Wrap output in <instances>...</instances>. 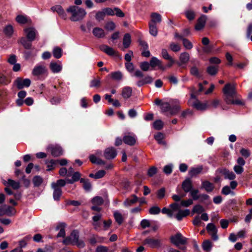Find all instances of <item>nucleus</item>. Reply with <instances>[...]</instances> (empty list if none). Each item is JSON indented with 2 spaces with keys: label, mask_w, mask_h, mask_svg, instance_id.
Segmentation results:
<instances>
[{
  "label": "nucleus",
  "mask_w": 252,
  "mask_h": 252,
  "mask_svg": "<svg viewBox=\"0 0 252 252\" xmlns=\"http://www.w3.org/2000/svg\"><path fill=\"white\" fill-rule=\"evenodd\" d=\"M91 87H94L98 88L101 86V81L100 78L97 76L96 78H94L91 82Z\"/></svg>",
  "instance_id": "40"
},
{
  "label": "nucleus",
  "mask_w": 252,
  "mask_h": 252,
  "mask_svg": "<svg viewBox=\"0 0 252 252\" xmlns=\"http://www.w3.org/2000/svg\"><path fill=\"white\" fill-rule=\"evenodd\" d=\"M11 82L10 79L6 77L3 74L0 73V84L3 86H6Z\"/></svg>",
  "instance_id": "41"
},
{
  "label": "nucleus",
  "mask_w": 252,
  "mask_h": 252,
  "mask_svg": "<svg viewBox=\"0 0 252 252\" xmlns=\"http://www.w3.org/2000/svg\"><path fill=\"white\" fill-rule=\"evenodd\" d=\"M92 203L93 205L100 206L104 203V200L102 197L95 196L92 199Z\"/></svg>",
  "instance_id": "43"
},
{
  "label": "nucleus",
  "mask_w": 252,
  "mask_h": 252,
  "mask_svg": "<svg viewBox=\"0 0 252 252\" xmlns=\"http://www.w3.org/2000/svg\"><path fill=\"white\" fill-rule=\"evenodd\" d=\"M100 49L109 56H119V53L114 50L112 48L106 45H102L99 47Z\"/></svg>",
  "instance_id": "14"
},
{
  "label": "nucleus",
  "mask_w": 252,
  "mask_h": 252,
  "mask_svg": "<svg viewBox=\"0 0 252 252\" xmlns=\"http://www.w3.org/2000/svg\"><path fill=\"white\" fill-rule=\"evenodd\" d=\"M149 26L150 33L154 36H157L158 34V28L156 25L149 23Z\"/></svg>",
  "instance_id": "44"
},
{
  "label": "nucleus",
  "mask_w": 252,
  "mask_h": 252,
  "mask_svg": "<svg viewBox=\"0 0 252 252\" xmlns=\"http://www.w3.org/2000/svg\"><path fill=\"white\" fill-rule=\"evenodd\" d=\"M170 48L172 51L175 52H178L181 50L180 46L179 44L173 42L170 44Z\"/></svg>",
  "instance_id": "60"
},
{
  "label": "nucleus",
  "mask_w": 252,
  "mask_h": 252,
  "mask_svg": "<svg viewBox=\"0 0 252 252\" xmlns=\"http://www.w3.org/2000/svg\"><path fill=\"white\" fill-rule=\"evenodd\" d=\"M191 105L198 110H204L206 109L207 107L206 104L201 103L198 99H196L194 102H193Z\"/></svg>",
  "instance_id": "25"
},
{
  "label": "nucleus",
  "mask_w": 252,
  "mask_h": 252,
  "mask_svg": "<svg viewBox=\"0 0 252 252\" xmlns=\"http://www.w3.org/2000/svg\"><path fill=\"white\" fill-rule=\"evenodd\" d=\"M143 244L148 245L152 248H159L162 246L161 240L160 239H155L152 237H147L146 238Z\"/></svg>",
  "instance_id": "6"
},
{
  "label": "nucleus",
  "mask_w": 252,
  "mask_h": 252,
  "mask_svg": "<svg viewBox=\"0 0 252 252\" xmlns=\"http://www.w3.org/2000/svg\"><path fill=\"white\" fill-rule=\"evenodd\" d=\"M66 12L71 15L69 19L73 22L82 20L86 15V12L83 8L76 5L70 6L66 9Z\"/></svg>",
  "instance_id": "2"
},
{
  "label": "nucleus",
  "mask_w": 252,
  "mask_h": 252,
  "mask_svg": "<svg viewBox=\"0 0 252 252\" xmlns=\"http://www.w3.org/2000/svg\"><path fill=\"white\" fill-rule=\"evenodd\" d=\"M66 224L64 222L59 223L56 227V230L60 229V232L58 234L57 237H64L65 236V228Z\"/></svg>",
  "instance_id": "21"
},
{
  "label": "nucleus",
  "mask_w": 252,
  "mask_h": 252,
  "mask_svg": "<svg viewBox=\"0 0 252 252\" xmlns=\"http://www.w3.org/2000/svg\"><path fill=\"white\" fill-rule=\"evenodd\" d=\"M43 182L42 178L39 176H35L32 179V182L34 187L40 186Z\"/></svg>",
  "instance_id": "45"
},
{
  "label": "nucleus",
  "mask_w": 252,
  "mask_h": 252,
  "mask_svg": "<svg viewBox=\"0 0 252 252\" xmlns=\"http://www.w3.org/2000/svg\"><path fill=\"white\" fill-rule=\"evenodd\" d=\"M45 163L47 164L48 168L47 170L50 171L55 168V166L58 164V161L55 159L47 160Z\"/></svg>",
  "instance_id": "37"
},
{
  "label": "nucleus",
  "mask_w": 252,
  "mask_h": 252,
  "mask_svg": "<svg viewBox=\"0 0 252 252\" xmlns=\"http://www.w3.org/2000/svg\"><path fill=\"white\" fill-rule=\"evenodd\" d=\"M66 184L65 181L63 179H59L56 182H53L51 184V187L54 189L53 198L56 201H59L62 195L61 188L64 187Z\"/></svg>",
  "instance_id": "4"
},
{
  "label": "nucleus",
  "mask_w": 252,
  "mask_h": 252,
  "mask_svg": "<svg viewBox=\"0 0 252 252\" xmlns=\"http://www.w3.org/2000/svg\"><path fill=\"white\" fill-rule=\"evenodd\" d=\"M7 184L14 189H18L20 188L19 183L12 179H8Z\"/></svg>",
  "instance_id": "53"
},
{
  "label": "nucleus",
  "mask_w": 252,
  "mask_h": 252,
  "mask_svg": "<svg viewBox=\"0 0 252 252\" xmlns=\"http://www.w3.org/2000/svg\"><path fill=\"white\" fill-rule=\"evenodd\" d=\"M180 62H177L176 63L178 66H181L183 64L187 63L189 60V55L187 52L181 53L180 56Z\"/></svg>",
  "instance_id": "19"
},
{
  "label": "nucleus",
  "mask_w": 252,
  "mask_h": 252,
  "mask_svg": "<svg viewBox=\"0 0 252 252\" xmlns=\"http://www.w3.org/2000/svg\"><path fill=\"white\" fill-rule=\"evenodd\" d=\"M47 151L54 157H59L63 155V148L58 145H50L47 148Z\"/></svg>",
  "instance_id": "7"
},
{
  "label": "nucleus",
  "mask_w": 252,
  "mask_h": 252,
  "mask_svg": "<svg viewBox=\"0 0 252 252\" xmlns=\"http://www.w3.org/2000/svg\"><path fill=\"white\" fill-rule=\"evenodd\" d=\"M190 74L196 77H200L201 75H200L199 71L197 67L195 66H192L191 67L190 69Z\"/></svg>",
  "instance_id": "56"
},
{
  "label": "nucleus",
  "mask_w": 252,
  "mask_h": 252,
  "mask_svg": "<svg viewBox=\"0 0 252 252\" xmlns=\"http://www.w3.org/2000/svg\"><path fill=\"white\" fill-rule=\"evenodd\" d=\"M93 33L94 36L98 38H103L105 36L104 30L100 28H94L93 30Z\"/></svg>",
  "instance_id": "27"
},
{
  "label": "nucleus",
  "mask_w": 252,
  "mask_h": 252,
  "mask_svg": "<svg viewBox=\"0 0 252 252\" xmlns=\"http://www.w3.org/2000/svg\"><path fill=\"white\" fill-rule=\"evenodd\" d=\"M158 172V169L155 166H151L149 168L147 172V175L150 177H153L154 175L157 174Z\"/></svg>",
  "instance_id": "58"
},
{
  "label": "nucleus",
  "mask_w": 252,
  "mask_h": 252,
  "mask_svg": "<svg viewBox=\"0 0 252 252\" xmlns=\"http://www.w3.org/2000/svg\"><path fill=\"white\" fill-rule=\"evenodd\" d=\"M105 16V13L103 11H98L96 13L95 18L98 21L103 20Z\"/></svg>",
  "instance_id": "63"
},
{
  "label": "nucleus",
  "mask_w": 252,
  "mask_h": 252,
  "mask_svg": "<svg viewBox=\"0 0 252 252\" xmlns=\"http://www.w3.org/2000/svg\"><path fill=\"white\" fill-rule=\"evenodd\" d=\"M185 14L187 19L189 21L193 20L195 18V14L192 10H187L185 12Z\"/></svg>",
  "instance_id": "55"
},
{
  "label": "nucleus",
  "mask_w": 252,
  "mask_h": 252,
  "mask_svg": "<svg viewBox=\"0 0 252 252\" xmlns=\"http://www.w3.org/2000/svg\"><path fill=\"white\" fill-rule=\"evenodd\" d=\"M201 188L205 189V190L210 192L213 190L214 186L213 184L208 181H205L202 182Z\"/></svg>",
  "instance_id": "29"
},
{
  "label": "nucleus",
  "mask_w": 252,
  "mask_h": 252,
  "mask_svg": "<svg viewBox=\"0 0 252 252\" xmlns=\"http://www.w3.org/2000/svg\"><path fill=\"white\" fill-rule=\"evenodd\" d=\"M165 194V189L164 188H162L159 189L157 191V197L161 199L164 198Z\"/></svg>",
  "instance_id": "57"
},
{
  "label": "nucleus",
  "mask_w": 252,
  "mask_h": 252,
  "mask_svg": "<svg viewBox=\"0 0 252 252\" xmlns=\"http://www.w3.org/2000/svg\"><path fill=\"white\" fill-rule=\"evenodd\" d=\"M150 64V66L153 68H155L156 66H158V68L162 70H165L166 69V67L162 65V62L156 57H153L151 59Z\"/></svg>",
  "instance_id": "12"
},
{
  "label": "nucleus",
  "mask_w": 252,
  "mask_h": 252,
  "mask_svg": "<svg viewBox=\"0 0 252 252\" xmlns=\"http://www.w3.org/2000/svg\"><path fill=\"white\" fill-rule=\"evenodd\" d=\"M151 17L152 19L149 23L156 24L157 23H160L161 21V16L158 13H152Z\"/></svg>",
  "instance_id": "32"
},
{
  "label": "nucleus",
  "mask_w": 252,
  "mask_h": 252,
  "mask_svg": "<svg viewBox=\"0 0 252 252\" xmlns=\"http://www.w3.org/2000/svg\"><path fill=\"white\" fill-rule=\"evenodd\" d=\"M12 207L9 206L3 205L0 207V216L5 215H10Z\"/></svg>",
  "instance_id": "28"
},
{
  "label": "nucleus",
  "mask_w": 252,
  "mask_h": 252,
  "mask_svg": "<svg viewBox=\"0 0 252 252\" xmlns=\"http://www.w3.org/2000/svg\"><path fill=\"white\" fill-rule=\"evenodd\" d=\"M182 188L185 192H189L192 188V182L190 179L187 178L182 183Z\"/></svg>",
  "instance_id": "20"
},
{
  "label": "nucleus",
  "mask_w": 252,
  "mask_h": 252,
  "mask_svg": "<svg viewBox=\"0 0 252 252\" xmlns=\"http://www.w3.org/2000/svg\"><path fill=\"white\" fill-rule=\"evenodd\" d=\"M204 209L203 208V207L199 205V204H198V205H195L192 210V213H197V214H201L202 213V212H204Z\"/></svg>",
  "instance_id": "50"
},
{
  "label": "nucleus",
  "mask_w": 252,
  "mask_h": 252,
  "mask_svg": "<svg viewBox=\"0 0 252 252\" xmlns=\"http://www.w3.org/2000/svg\"><path fill=\"white\" fill-rule=\"evenodd\" d=\"M3 32L7 37H11L13 33V28L11 25L5 26L3 29Z\"/></svg>",
  "instance_id": "39"
},
{
  "label": "nucleus",
  "mask_w": 252,
  "mask_h": 252,
  "mask_svg": "<svg viewBox=\"0 0 252 252\" xmlns=\"http://www.w3.org/2000/svg\"><path fill=\"white\" fill-rule=\"evenodd\" d=\"M50 68L54 73L60 72L62 68V65L56 62H51L50 64Z\"/></svg>",
  "instance_id": "36"
},
{
  "label": "nucleus",
  "mask_w": 252,
  "mask_h": 252,
  "mask_svg": "<svg viewBox=\"0 0 252 252\" xmlns=\"http://www.w3.org/2000/svg\"><path fill=\"white\" fill-rule=\"evenodd\" d=\"M203 170V167L202 166H199L196 168H192L189 170V174L190 177L196 176L201 172Z\"/></svg>",
  "instance_id": "33"
},
{
  "label": "nucleus",
  "mask_w": 252,
  "mask_h": 252,
  "mask_svg": "<svg viewBox=\"0 0 252 252\" xmlns=\"http://www.w3.org/2000/svg\"><path fill=\"white\" fill-rule=\"evenodd\" d=\"M14 84L18 90H21L24 87H28L30 86L31 81L29 79H23L21 77H18L14 81Z\"/></svg>",
  "instance_id": "8"
},
{
  "label": "nucleus",
  "mask_w": 252,
  "mask_h": 252,
  "mask_svg": "<svg viewBox=\"0 0 252 252\" xmlns=\"http://www.w3.org/2000/svg\"><path fill=\"white\" fill-rule=\"evenodd\" d=\"M138 201V198L135 194H132L130 198H126L124 202V204L126 207L132 206Z\"/></svg>",
  "instance_id": "18"
},
{
  "label": "nucleus",
  "mask_w": 252,
  "mask_h": 252,
  "mask_svg": "<svg viewBox=\"0 0 252 252\" xmlns=\"http://www.w3.org/2000/svg\"><path fill=\"white\" fill-rule=\"evenodd\" d=\"M26 33V38L30 40L34 41L35 39L36 31L33 28L31 27L24 30Z\"/></svg>",
  "instance_id": "16"
},
{
  "label": "nucleus",
  "mask_w": 252,
  "mask_h": 252,
  "mask_svg": "<svg viewBox=\"0 0 252 252\" xmlns=\"http://www.w3.org/2000/svg\"><path fill=\"white\" fill-rule=\"evenodd\" d=\"M206 230L209 234L211 236L212 239L216 241L218 239L217 235V229L214 224L210 223L206 226Z\"/></svg>",
  "instance_id": "10"
},
{
  "label": "nucleus",
  "mask_w": 252,
  "mask_h": 252,
  "mask_svg": "<svg viewBox=\"0 0 252 252\" xmlns=\"http://www.w3.org/2000/svg\"><path fill=\"white\" fill-rule=\"evenodd\" d=\"M108 248L104 246H98L97 247L95 250V252H108Z\"/></svg>",
  "instance_id": "64"
},
{
  "label": "nucleus",
  "mask_w": 252,
  "mask_h": 252,
  "mask_svg": "<svg viewBox=\"0 0 252 252\" xmlns=\"http://www.w3.org/2000/svg\"><path fill=\"white\" fill-rule=\"evenodd\" d=\"M110 76L113 79L117 81L121 80L123 77V74L119 71L112 72Z\"/></svg>",
  "instance_id": "42"
},
{
  "label": "nucleus",
  "mask_w": 252,
  "mask_h": 252,
  "mask_svg": "<svg viewBox=\"0 0 252 252\" xmlns=\"http://www.w3.org/2000/svg\"><path fill=\"white\" fill-rule=\"evenodd\" d=\"M123 142L129 146H133L135 144L136 139L135 137L130 135H125L123 138Z\"/></svg>",
  "instance_id": "22"
},
{
  "label": "nucleus",
  "mask_w": 252,
  "mask_h": 252,
  "mask_svg": "<svg viewBox=\"0 0 252 252\" xmlns=\"http://www.w3.org/2000/svg\"><path fill=\"white\" fill-rule=\"evenodd\" d=\"M79 231L77 230H73L69 236L65 238L63 243L65 245L72 244L76 245L79 248H84L85 246V243L83 241L79 240Z\"/></svg>",
  "instance_id": "3"
},
{
  "label": "nucleus",
  "mask_w": 252,
  "mask_h": 252,
  "mask_svg": "<svg viewBox=\"0 0 252 252\" xmlns=\"http://www.w3.org/2000/svg\"><path fill=\"white\" fill-rule=\"evenodd\" d=\"M189 210L188 209L185 210H179L178 213L176 215L175 218L178 220H181L183 218L189 215Z\"/></svg>",
  "instance_id": "30"
},
{
  "label": "nucleus",
  "mask_w": 252,
  "mask_h": 252,
  "mask_svg": "<svg viewBox=\"0 0 252 252\" xmlns=\"http://www.w3.org/2000/svg\"><path fill=\"white\" fill-rule=\"evenodd\" d=\"M160 209L158 206H154L150 208L149 212L151 214L157 215L160 213Z\"/></svg>",
  "instance_id": "59"
},
{
  "label": "nucleus",
  "mask_w": 252,
  "mask_h": 252,
  "mask_svg": "<svg viewBox=\"0 0 252 252\" xmlns=\"http://www.w3.org/2000/svg\"><path fill=\"white\" fill-rule=\"evenodd\" d=\"M154 128L156 130H160L163 127V123L160 120L155 121L153 124Z\"/></svg>",
  "instance_id": "47"
},
{
  "label": "nucleus",
  "mask_w": 252,
  "mask_h": 252,
  "mask_svg": "<svg viewBox=\"0 0 252 252\" xmlns=\"http://www.w3.org/2000/svg\"><path fill=\"white\" fill-rule=\"evenodd\" d=\"M188 239L184 237L181 233L178 232L175 235L170 237L171 242L177 247L181 245H186L187 244Z\"/></svg>",
  "instance_id": "5"
},
{
  "label": "nucleus",
  "mask_w": 252,
  "mask_h": 252,
  "mask_svg": "<svg viewBox=\"0 0 252 252\" xmlns=\"http://www.w3.org/2000/svg\"><path fill=\"white\" fill-rule=\"evenodd\" d=\"M202 247L204 251L208 252L210 251L212 247V243L210 240H206L203 242Z\"/></svg>",
  "instance_id": "38"
},
{
  "label": "nucleus",
  "mask_w": 252,
  "mask_h": 252,
  "mask_svg": "<svg viewBox=\"0 0 252 252\" xmlns=\"http://www.w3.org/2000/svg\"><path fill=\"white\" fill-rule=\"evenodd\" d=\"M240 153L246 158L249 157L251 155L249 150L243 148L241 149Z\"/></svg>",
  "instance_id": "61"
},
{
  "label": "nucleus",
  "mask_w": 252,
  "mask_h": 252,
  "mask_svg": "<svg viewBox=\"0 0 252 252\" xmlns=\"http://www.w3.org/2000/svg\"><path fill=\"white\" fill-rule=\"evenodd\" d=\"M132 94V89L129 87H125L122 91V95L125 99L129 98Z\"/></svg>",
  "instance_id": "34"
},
{
  "label": "nucleus",
  "mask_w": 252,
  "mask_h": 252,
  "mask_svg": "<svg viewBox=\"0 0 252 252\" xmlns=\"http://www.w3.org/2000/svg\"><path fill=\"white\" fill-rule=\"evenodd\" d=\"M80 182L82 184L83 189L86 191H89L92 188V184L88 179L81 178Z\"/></svg>",
  "instance_id": "31"
},
{
  "label": "nucleus",
  "mask_w": 252,
  "mask_h": 252,
  "mask_svg": "<svg viewBox=\"0 0 252 252\" xmlns=\"http://www.w3.org/2000/svg\"><path fill=\"white\" fill-rule=\"evenodd\" d=\"M207 20L206 16L201 15L197 20V23L195 25L194 28L196 31H200L205 27Z\"/></svg>",
  "instance_id": "13"
},
{
  "label": "nucleus",
  "mask_w": 252,
  "mask_h": 252,
  "mask_svg": "<svg viewBox=\"0 0 252 252\" xmlns=\"http://www.w3.org/2000/svg\"><path fill=\"white\" fill-rule=\"evenodd\" d=\"M140 68L143 71H147L149 70L150 66V63L143 62L140 63Z\"/></svg>",
  "instance_id": "52"
},
{
  "label": "nucleus",
  "mask_w": 252,
  "mask_h": 252,
  "mask_svg": "<svg viewBox=\"0 0 252 252\" xmlns=\"http://www.w3.org/2000/svg\"><path fill=\"white\" fill-rule=\"evenodd\" d=\"M171 105L168 102H163L161 104V109L162 112H166L170 111L171 109Z\"/></svg>",
  "instance_id": "54"
},
{
  "label": "nucleus",
  "mask_w": 252,
  "mask_h": 252,
  "mask_svg": "<svg viewBox=\"0 0 252 252\" xmlns=\"http://www.w3.org/2000/svg\"><path fill=\"white\" fill-rule=\"evenodd\" d=\"M175 37L183 41V44L187 49L190 50L192 48L193 45L191 42L187 38L183 37V36L181 35L179 33L175 32Z\"/></svg>",
  "instance_id": "15"
},
{
  "label": "nucleus",
  "mask_w": 252,
  "mask_h": 252,
  "mask_svg": "<svg viewBox=\"0 0 252 252\" xmlns=\"http://www.w3.org/2000/svg\"><path fill=\"white\" fill-rule=\"evenodd\" d=\"M16 21L19 24H25L28 22V19L27 17L20 15L16 17Z\"/></svg>",
  "instance_id": "51"
},
{
  "label": "nucleus",
  "mask_w": 252,
  "mask_h": 252,
  "mask_svg": "<svg viewBox=\"0 0 252 252\" xmlns=\"http://www.w3.org/2000/svg\"><path fill=\"white\" fill-rule=\"evenodd\" d=\"M53 54L55 58L60 59L62 56V50L60 47H55L53 50Z\"/></svg>",
  "instance_id": "48"
},
{
  "label": "nucleus",
  "mask_w": 252,
  "mask_h": 252,
  "mask_svg": "<svg viewBox=\"0 0 252 252\" xmlns=\"http://www.w3.org/2000/svg\"><path fill=\"white\" fill-rule=\"evenodd\" d=\"M114 216L116 222L119 224V225H121L123 223L124 221V218L121 213L119 212H115L114 214Z\"/></svg>",
  "instance_id": "49"
},
{
  "label": "nucleus",
  "mask_w": 252,
  "mask_h": 252,
  "mask_svg": "<svg viewBox=\"0 0 252 252\" xmlns=\"http://www.w3.org/2000/svg\"><path fill=\"white\" fill-rule=\"evenodd\" d=\"M51 9L53 11H55L56 12H57L59 15L62 17V18H63L64 19H66V14L64 11V10L63 9V8H62V7L61 6V5H56V6H53L52 8H51Z\"/></svg>",
  "instance_id": "24"
},
{
  "label": "nucleus",
  "mask_w": 252,
  "mask_h": 252,
  "mask_svg": "<svg viewBox=\"0 0 252 252\" xmlns=\"http://www.w3.org/2000/svg\"><path fill=\"white\" fill-rule=\"evenodd\" d=\"M216 173L224 175L225 179L234 180L236 178L235 174L225 168H220L217 169Z\"/></svg>",
  "instance_id": "9"
},
{
  "label": "nucleus",
  "mask_w": 252,
  "mask_h": 252,
  "mask_svg": "<svg viewBox=\"0 0 252 252\" xmlns=\"http://www.w3.org/2000/svg\"><path fill=\"white\" fill-rule=\"evenodd\" d=\"M223 92L225 95L224 100L228 104H236L244 105L245 102L240 99L235 98L236 97L237 93L236 87L234 85L229 83L226 84L223 89Z\"/></svg>",
  "instance_id": "1"
},
{
  "label": "nucleus",
  "mask_w": 252,
  "mask_h": 252,
  "mask_svg": "<svg viewBox=\"0 0 252 252\" xmlns=\"http://www.w3.org/2000/svg\"><path fill=\"white\" fill-rule=\"evenodd\" d=\"M123 43L125 48H127L131 43V36L129 33H126L124 35Z\"/></svg>",
  "instance_id": "35"
},
{
  "label": "nucleus",
  "mask_w": 252,
  "mask_h": 252,
  "mask_svg": "<svg viewBox=\"0 0 252 252\" xmlns=\"http://www.w3.org/2000/svg\"><path fill=\"white\" fill-rule=\"evenodd\" d=\"M117 155V151L114 147L106 148L104 152V157L107 159L114 158Z\"/></svg>",
  "instance_id": "11"
},
{
  "label": "nucleus",
  "mask_w": 252,
  "mask_h": 252,
  "mask_svg": "<svg viewBox=\"0 0 252 252\" xmlns=\"http://www.w3.org/2000/svg\"><path fill=\"white\" fill-rule=\"evenodd\" d=\"M206 72L210 76H215L219 71L218 65H209L206 68Z\"/></svg>",
  "instance_id": "23"
},
{
  "label": "nucleus",
  "mask_w": 252,
  "mask_h": 252,
  "mask_svg": "<svg viewBox=\"0 0 252 252\" xmlns=\"http://www.w3.org/2000/svg\"><path fill=\"white\" fill-rule=\"evenodd\" d=\"M47 72L46 67L42 65L35 66L32 70V74L34 76H39L44 74Z\"/></svg>",
  "instance_id": "17"
},
{
  "label": "nucleus",
  "mask_w": 252,
  "mask_h": 252,
  "mask_svg": "<svg viewBox=\"0 0 252 252\" xmlns=\"http://www.w3.org/2000/svg\"><path fill=\"white\" fill-rule=\"evenodd\" d=\"M32 40L27 39L26 37H22L20 40V43L26 49H31L32 48Z\"/></svg>",
  "instance_id": "26"
},
{
  "label": "nucleus",
  "mask_w": 252,
  "mask_h": 252,
  "mask_svg": "<svg viewBox=\"0 0 252 252\" xmlns=\"http://www.w3.org/2000/svg\"><path fill=\"white\" fill-rule=\"evenodd\" d=\"M199 191L198 189H193L190 191V194L194 200H196L199 198V195H198Z\"/></svg>",
  "instance_id": "62"
},
{
  "label": "nucleus",
  "mask_w": 252,
  "mask_h": 252,
  "mask_svg": "<svg viewBox=\"0 0 252 252\" xmlns=\"http://www.w3.org/2000/svg\"><path fill=\"white\" fill-rule=\"evenodd\" d=\"M181 106L179 104H175L171 106V109L170 110V114L171 115H176L181 110Z\"/></svg>",
  "instance_id": "46"
}]
</instances>
